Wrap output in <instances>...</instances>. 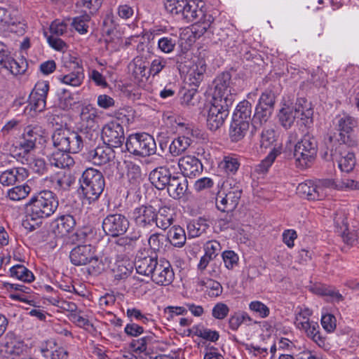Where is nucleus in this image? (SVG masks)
<instances>
[{
    "label": "nucleus",
    "instance_id": "nucleus-1",
    "mask_svg": "<svg viewBox=\"0 0 359 359\" xmlns=\"http://www.w3.org/2000/svg\"><path fill=\"white\" fill-rule=\"evenodd\" d=\"M204 2L196 0H185L183 8L179 18L184 19L186 22H194L191 32L195 38H200L206 32L212 33V27L215 18L212 14L206 12L204 8Z\"/></svg>",
    "mask_w": 359,
    "mask_h": 359
},
{
    "label": "nucleus",
    "instance_id": "nucleus-2",
    "mask_svg": "<svg viewBox=\"0 0 359 359\" xmlns=\"http://www.w3.org/2000/svg\"><path fill=\"white\" fill-rule=\"evenodd\" d=\"M310 103L305 99L297 100L294 105L284 104L278 114L281 126L285 129L291 128L296 118H299L301 124L306 128L313 124V109Z\"/></svg>",
    "mask_w": 359,
    "mask_h": 359
},
{
    "label": "nucleus",
    "instance_id": "nucleus-3",
    "mask_svg": "<svg viewBox=\"0 0 359 359\" xmlns=\"http://www.w3.org/2000/svg\"><path fill=\"white\" fill-rule=\"evenodd\" d=\"M79 183L81 194L89 203L99 198L105 186L102 172L92 168H87L83 172Z\"/></svg>",
    "mask_w": 359,
    "mask_h": 359
},
{
    "label": "nucleus",
    "instance_id": "nucleus-4",
    "mask_svg": "<svg viewBox=\"0 0 359 359\" xmlns=\"http://www.w3.org/2000/svg\"><path fill=\"white\" fill-rule=\"evenodd\" d=\"M318 141L310 132H306L294 148V157L297 167L305 169L309 167L316 158Z\"/></svg>",
    "mask_w": 359,
    "mask_h": 359
},
{
    "label": "nucleus",
    "instance_id": "nucleus-5",
    "mask_svg": "<svg viewBox=\"0 0 359 359\" xmlns=\"http://www.w3.org/2000/svg\"><path fill=\"white\" fill-rule=\"evenodd\" d=\"M243 194V185L233 179H228L224 184V191L219 192L216 198L217 208L222 211L229 212L233 211L238 206Z\"/></svg>",
    "mask_w": 359,
    "mask_h": 359
},
{
    "label": "nucleus",
    "instance_id": "nucleus-6",
    "mask_svg": "<svg viewBox=\"0 0 359 359\" xmlns=\"http://www.w3.org/2000/svg\"><path fill=\"white\" fill-rule=\"evenodd\" d=\"M29 210L36 217L48 218L57 209L59 203L55 194L48 190H43L32 196L29 202Z\"/></svg>",
    "mask_w": 359,
    "mask_h": 359
},
{
    "label": "nucleus",
    "instance_id": "nucleus-7",
    "mask_svg": "<svg viewBox=\"0 0 359 359\" xmlns=\"http://www.w3.org/2000/svg\"><path fill=\"white\" fill-rule=\"evenodd\" d=\"M54 147L62 151L79 153L83 147V137L79 133L66 128H59L52 135Z\"/></svg>",
    "mask_w": 359,
    "mask_h": 359
},
{
    "label": "nucleus",
    "instance_id": "nucleus-8",
    "mask_svg": "<svg viewBox=\"0 0 359 359\" xmlns=\"http://www.w3.org/2000/svg\"><path fill=\"white\" fill-rule=\"evenodd\" d=\"M126 148L137 156L146 157L156 151V142L151 135L146 133L130 135L126 141Z\"/></svg>",
    "mask_w": 359,
    "mask_h": 359
},
{
    "label": "nucleus",
    "instance_id": "nucleus-9",
    "mask_svg": "<svg viewBox=\"0 0 359 359\" xmlns=\"http://www.w3.org/2000/svg\"><path fill=\"white\" fill-rule=\"evenodd\" d=\"M275 104V95L271 91L266 90L261 95L255 108V113L252 118V126L255 131L261 128L271 116Z\"/></svg>",
    "mask_w": 359,
    "mask_h": 359
},
{
    "label": "nucleus",
    "instance_id": "nucleus-10",
    "mask_svg": "<svg viewBox=\"0 0 359 359\" xmlns=\"http://www.w3.org/2000/svg\"><path fill=\"white\" fill-rule=\"evenodd\" d=\"M213 85L212 100L233 104L235 94L233 93L234 90L231 73L224 72L218 74L213 81Z\"/></svg>",
    "mask_w": 359,
    "mask_h": 359
},
{
    "label": "nucleus",
    "instance_id": "nucleus-11",
    "mask_svg": "<svg viewBox=\"0 0 359 359\" xmlns=\"http://www.w3.org/2000/svg\"><path fill=\"white\" fill-rule=\"evenodd\" d=\"M334 123L339 132V141L348 147L355 145L356 142L353 138L352 134L355 128L358 127L357 118L344 113L337 116Z\"/></svg>",
    "mask_w": 359,
    "mask_h": 359
},
{
    "label": "nucleus",
    "instance_id": "nucleus-12",
    "mask_svg": "<svg viewBox=\"0 0 359 359\" xmlns=\"http://www.w3.org/2000/svg\"><path fill=\"white\" fill-rule=\"evenodd\" d=\"M231 105L227 102L212 100L207 116V126L210 130L215 131L224 124Z\"/></svg>",
    "mask_w": 359,
    "mask_h": 359
},
{
    "label": "nucleus",
    "instance_id": "nucleus-13",
    "mask_svg": "<svg viewBox=\"0 0 359 359\" xmlns=\"http://www.w3.org/2000/svg\"><path fill=\"white\" fill-rule=\"evenodd\" d=\"M26 349L24 341L12 332H8L0 343V354L6 359H14Z\"/></svg>",
    "mask_w": 359,
    "mask_h": 359
},
{
    "label": "nucleus",
    "instance_id": "nucleus-14",
    "mask_svg": "<svg viewBox=\"0 0 359 359\" xmlns=\"http://www.w3.org/2000/svg\"><path fill=\"white\" fill-rule=\"evenodd\" d=\"M27 64L15 61L10 55L4 43L0 42V72L14 76L25 73Z\"/></svg>",
    "mask_w": 359,
    "mask_h": 359
},
{
    "label": "nucleus",
    "instance_id": "nucleus-15",
    "mask_svg": "<svg viewBox=\"0 0 359 359\" xmlns=\"http://www.w3.org/2000/svg\"><path fill=\"white\" fill-rule=\"evenodd\" d=\"M69 258L72 264L75 266L96 264L98 262L95 249L90 244L79 245L74 248L70 252Z\"/></svg>",
    "mask_w": 359,
    "mask_h": 359
},
{
    "label": "nucleus",
    "instance_id": "nucleus-16",
    "mask_svg": "<svg viewBox=\"0 0 359 359\" xmlns=\"http://www.w3.org/2000/svg\"><path fill=\"white\" fill-rule=\"evenodd\" d=\"M111 154L112 147L110 145L104 144L89 151L86 158L95 165H105L104 172L106 175H110Z\"/></svg>",
    "mask_w": 359,
    "mask_h": 359
},
{
    "label": "nucleus",
    "instance_id": "nucleus-17",
    "mask_svg": "<svg viewBox=\"0 0 359 359\" xmlns=\"http://www.w3.org/2000/svg\"><path fill=\"white\" fill-rule=\"evenodd\" d=\"M48 90L49 83L48 81H41L36 83L29 98L31 109L40 112L46 109Z\"/></svg>",
    "mask_w": 359,
    "mask_h": 359
},
{
    "label": "nucleus",
    "instance_id": "nucleus-18",
    "mask_svg": "<svg viewBox=\"0 0 359 359\" xmlns=\"http://www.w3.org/2000/svg\"><path fill=\"white\" fill-rule=\"evenodd\" d=\"M151 278L154 283L158 285L167 286L170 285L175 278V273L170 262L165 259L159 260Z\"/></svg>",
    "mask_w": 359,
    "mask_h": 359
},
{
    "label": "nucleus",
    "instance_id": "nucleus-19",
    "mask_svg": "<svg viewBox=\"0 0 359 359\" xmlns=\"http://www.w3.org/2000/svg\"><path fill=\"white\" fill-rule=\"evenodd\" d=\"M178 166L185 177L193 178L198 176L203 170L201 161L194 156H185L178 161Z\"/></svg>",
    "mask_w": 359,
    "mask_h": 359
},
{
    "label": "nucleus",
    "instance_id": "nucleus-20",
    "mask_svg": "<svg viewBox=\"0 0 359 359\" xmlns=\"http://www.w3.org/2000/svg\"><path fill=\"white\" fill-rule=\"evenodd\" d=\"M129 151L126 148L123 127L118 123L114 122V159L126 160Z\"/></svg>",
    "mask_w": 359,
    "mask_h": 359
},
{
    "label": "nucleus",
    "instance_id": "nucleus-21",
    "mask_svg": "<svg viewBox=\"0 0 359 359\" xmlns=\"http://www.w3.org/2000/svg\"><path fill=\"white\" fill-rule=\"evenodd\" d=\"M133 217L136 224L140 227L151 226L155 222L156 208L151 205H141L135 208Z\"/></svg>",
    "mask_w": 359,
    "mask_h": 359
},
{
    "label": "nucleus",
    "instance_id": "nucleus-22",
    "mask_svg": "<svg viewBox=\"0 0 359 359\" xmlns=\"http://www.w3.org/2000/svg\"><path fill=\"white\" fill-rule=\"evenodd\" d=\"M29 176V171L22 167L8 169L0 174V183L4 187L14 185L17 182L25 180Z\"/></svg>",
    "mask_w": 359,
    "mask_h": 359
},
{
    "label": "nucleus",
    "instance_id": "nucleus-23",
    "mask_svg": "<svg viewBox=\"0 0 359 359\" xmlns=\"http://www.w3.org/2000/svg\"><path fill=\"white\" fill-rule=\"evenodd\" d=\"M76 225V220L71 215H62L53 222V230L58 236H65L71 232Z\"/></svg>",
    "mask_w": 359,
    "mask_h": 359
},
{
    "label": "nucleus",
    "instance_id": "nucleus-24",
    "mask_svg": "<svg viewBox=\"0 0 359 359\" xmlns=\"http://www.w3.org/2000/svg\"><path fill=\"white\" fill-rule=\"evenodd\" d=\"M149 62L142 56L135 57L129 64L128 69L134 79L138 81L149 76Z\"/></svg>",
    "mask_w": 359,
    "mask_h": 359
},
{
    "label": "nucleus",
    "instance_id": "nucleus-25",
    "mask_svg": "<svg viewBox=\"0 0 359 359\" xmlns=\"http://www.w3.org/2000/svg\"><path fill=\"white\" fill-rule=\"evenodd\" d=\"M170 172L165 167L153 170L149 176L151 183L158 190L164 189L170 182Z\"/></svg>",
    "mask_w": 359,
    "mask_h": 359
},
{
    "label": "nucleus",
    "instance_id": "nucleus-26",
    "mask_svg": "<svg viewBox=\"0 0 359 359\" xmlns=\"http://www.w3.org/2000/svg\"><path fill=\"white\" fill-rule=\"evenodd\" d=\"M187 180L178 176H171L166 186L168 193L174 199L181 198L187 189Z\"/></svg>",
    "mask_w": 359,
    "mask_h": 359
},
{
    "label": "nucleus",
    "instance_id": "nucleus-27",
    "mask_svg": "<svg viewBox=\"0 0 359 359\" xmlns=\"http://www.w3.org/2000/svg\"><path fill=\"white\" fill-rule=\"evenodd\" d=\"M158 262L157 258L149 256L138 257L133 264V266H135L137 273L151 277Z\"/></svg>",
    "mask_w": 359,
    "mask_h": 359
},
{
    "label": "nucleus",
    "instance_id": "nucleus-28",
    "mask_svg": "<svg viewBox=\"0 0 359 359\" xmlns=\"http://www.w3.org/2000/svg\"><path fill=\"white\" fill-rule=\"evenodd\" d=\"M116 257V268L114 269V278L118 280L126 278L133 269V263L127 256L117 255Z\"/></svg>",
    "mask_w": 359,
    "mask_h": 359
},
{
    "label": "nucleus",
    "instance_id": "nucleus-29",
    "mask_svg": "<svg viewBox=\"0 0 359 359\" xmlns=\"http://www.w3.org/2000/svg\"><path fill=\"white\" fill-rule=\"evenodd\" d=\"M73 65L74 68L73 72L61 75L58 79L64 84L77 87L82 83L84 79L83 69L78 62H74Z\"/></svg>",
    "mask_w": 359,
    "mask_h": 359
},
{
    "label": "nucleus",
    "instance_id": "nucleus-30",
    "mask_svg": "<svg viewBox=\"0 0 359 359\" xmlns=\"http://www.w3.org/2000/svg\"><path fill=\"white\" fill-rule=\"evenodd\" d=\"M137 238L130 236H117L114 238V250L121 255L127 256L135 248V242Z\"/></svg>",
    "mask_w": 359,
    "mask_h": 359
},
{
    "label": "nucleus",
    "instance_id": "nucleus-31",
    "mask_svg": "<svg viewBox=\"0 0 359 359\" xmlns=\"http://www.w3.org/2000/svg\"><path fill=\"white\" fill-rule=\"evenodd\" d=\"M71 151H62L57 150L48 156V161L51 165L57 168H69L74 164V158L69 155Z\"/></svg>",
    "mask_w": 359,
    "mask_h": 359
},
{
    "label": "nucleus",
    "instance_id": "nucleus-32",
    "mask_svg": "<svg viewBox=\"0 0 359 359\" xmlns=\"http://www.w3.org/2000/svg\"><path fill=\"white\" fill-rule=\"evenodd\" d=\"M336 231L341 235L344 241L348 245L354 243L353 235L348 232L347 218L344 214H337L334 219Z\"/></svg>",
    "mask_w": 359,
    "mask_h": 359
},
{
    "label": "nucleus",
    "instance_id": "nucleus-33",
    "mask_svg": "<svg viewBox=\"0 0 359 359\" xmlns=\"http://www.w3.org/2000/svg\"><path fill=\"white\" fill-rule=\"evenodd\" d=\"M156 217L154 222L156 226L159 229L166 230L173 224V210L167 206L162 207L158 212L156 210Z\"/></svg>",
    "mask_w": 359,
    "mask_h": 359
},
{
    "label": "nucleus",
    "instance_id": "nucleus-34",
    "mask_svg": "<svg viewBox=\"0 0 359 359\" xmlns=\"http://www.w3.org/2000/svg\"><path fill=\"white\" fill-rule=\"evenodd\" d=\"M320 189L311 181L300 183L297 187V191L302 197L313 201L321 199L323 196L320 194Z\"/></svg>",
    "mask_w": 359,
    "mask_h": 359
},
{
    "label": "nucleus",
    "instance_id": "nucleus-35",
    "mask_svg": "<svg viewBox=\"0 0 359 359\" xmlns=\"http://www.w3.org/2000/svg\"><path fill=\"white\" fill-rule=\"evenodd\" d=\"M343 146H339L338 150L340 154V157L337 156L336 161L338 162V166L342 172H349L353 170L356 163L355 154L352 151H344L341 150Z\"/></svg>",
    "mask_w": 359,
    "mask_h": 359
},
{
    "label": "nucleus",
    "instance_id": "nucleus-36",
    "mask_svg": "<svg viewBox=\"0 0 359 359\" xmlns=\"http://www.w3.org/2000/svg\"><path fill=\"white\" fill-rule=\"evenodd\" d=\"M250 123L247 121H241L232 118L231 123L229 135L233 142H238L242 140L247 133Z\"/></svg>",
    "mask_w": 359,
    "mask_h": 359
},
{
    "label": "nucleus",
    "instance_id": "nucleus-37",
    "mask_svg": "<svg viewBox=\"0 0 359 359\" xmlns=\"http://www.w3.org/2000/svg\"><path fill=\"white\" fill-rule=\"evenodd\" d=\"M281 154L280 147H274L267 156L255 167L254 172L258 175L266 173L276 157Z\"/></svg>",
    "mask_w": 359,
    "mask_h": 359
},
{
    "label": "nucleus",
    "instance_id": "nucleus-38",
    "mask_svg": "<svg viewBox=\"0 0 359 359\" xmlns=\"http://www.w3.org/2000/svg\"><path fill=\"white\" fill-rule=\"evenodd\" d=\"M206 65L203 60H199L188 73L189 84L194 87H198L204 78Z\"/></svg>",
    "mask_w": 359,
    "mask_h": 359
},
{
    "label": "nucleus",
    "instance_id": "nucleus-39",
    "mask_svg": "<svg viewBox=\"0 0 359 359\" xmlns=\"http://www.w3.org/2000/svg\"><path fill=\"white\" fill-rule=\"evenodd\" d=\"M168 239L173 246L183 247L187 240L184 229L180 226H172L168 232Z\"/></svg>",
    "mask_w": 359,
    "mask_h": 359
},
{
    "label": "nucleus",
    "instance_id": "nucleus-40",
    "mask_svg": "<svg viewBox=\"0 0 359 359\" xmlns=\"http://www.w3.org/2000/svg\"><path fill=\"white\" fill-rule=\"evenodd\" d=\"M10 275L25 283H31L34 280L33 273L22 264H16L10 269Z\"/></svg>",
    "mask_w": 359,
    "mask_h": 359
},
{
    "label": "nucleus",
    "instance_id": "nucleus-41",
    "mask_svg": "<svg viewBox=\"0 0 359 359\" xmlns=\"http://www.w3.org/2000/svg\"><path fill=\"white\" fill-rule=\"evenodd\" d=\"M192 140L186 136H180L172 140L169 151L173 156H177L184 152L191 145Z\"/></svg>",
    "mask_w": 359,
    "mask_h": 359
},
{
    "label": "nucleus",
    "instance_id": "nucleus-42",
    "mask_svg": "<svg viewBox=\"0 0 359 359\" xmlns=\"http://www.w3.org/2000/svg\"><path fill=\"white\" fill-rule=\"evenodd\" d=\"M81 119L82 127L88 130L90 133V138H93L94 135L97 136L98 133L97 132V126L95 121V114L90 112L87 109H83L81 114Z\"/></svg>",
    "mask_w": 359,
    "mask_h": 359
},
{
    "label": "nucleus",
    "instance_id": "nucleus-43",
    "mask_svg": "<svg viewBox=\"0 0 359 359\" xmlns=\"http://www.w3.org/2000/svg\"><path fill=\"white\" fill-rule=\"evenodd\" d=\"M251 114L252 105L250 102L244 100L240 102L237 105L233 114L232 118L241 121H247L250 123V121H252Z\"/></svg>",
    "mask_w": 359,
    "mask_h": 359
},
{
    "label": "nucleus",
    "instance_id": "nucleus-44",
    "mask_svg": "<svg viewBox=\"0 0 359 359\" xmlns=\"http://www.w3.org/2000/svg\"><path fill=\"white\" fill-rule=\"evenodd\" d=\"M31 191V187L27 184L18 185L8 190L6 197L11 201H19L27 198Z\"/></svg>",
    "mask_w": 359,
    "mask_h": 359
},
{
    "label": "nucleus",
    "instance_id": "nucleus-45",
    "mask_svg": "<svg viewBox=\"0 0 359 359\" xmlns=\"http://www.w3.org/2000/svg\"><path fill=\"white\" fill-rule=\"evenodd\" d=\"M4 285L8 291L16 292V293L11 294V298L12 299L19 300L20 302L25 301V297L23 294H29L32 291L30 287H28L22 284L6 283Z\"/></svg>",
    "mask_w": 359,
    "mask_h": 359
},
{
    "label": "nucleus",
    "instance_id": "nucleus-46",
    "mask_svg": "<svg viewBox=\"0 0 359 359\" xmlns=\"http://www.w3.org/2000/svg\"><path fill=\"white\" fill-rule=\"evenodd\" d=\"M128 219L122 214H114V238L124 234L129 228Z\"/></svg>",
    "mask_w": 359,
    "mask_h": 359
},
{
    "label": "nucleus",
    "instance_id": "nucleus-47",
    "mask_svg": "<svg viewBox=\"0 0 359 359\" xmlns=\"http://www.w3.org/2000/svg\"><path fill=\"white\" fill-rule=\"evenodd\" d=\"M154 335L153 334L142 337L137 339H133L130 347L133 351L137 353H144L147 351V345L154 342Z\"/></svg>",
    "mask_w": 359,
    "mask_h": 359
},
{
    "label": "nucleus",
    "instance_id": "nucleus-48",
    "mask_svg": "<svg viewBox=\"0 0 359 359\" xmlns=\"http://www.w3.org/2000/svg\"><path fill=\"white\" fill-rule=\"evenodd\" d=\"M219 165L226 174L234 175L240 167V162L236 155H229L224 157Z\"/></svg>",
    "mask_w": 359,
    "mask_h": 359
},
{
    "label": "nucleus",
    "instance_id": "nucleus-49",
    "mask_svg": "<svg viewBox=\"0 0 359 359\" xmlns=\"http://www.w3.org/2000/svg\"><path fill=\"white\" fill-rule=\"evenodd\" d=\"M114 87L119 90L123 95L133 100L140 98L141 93L139 92V89L130 83H123L121 81L116 82Z\"/></svg>",
    "mask_w": 359,
    "mask_h": 359
},
{
    "label": "nucleus",
    "instance_id": "nucleus-50",
    "mask_svg": "<svg viewBox=\"0 0 359 359\" xmlns=\"http://www.w3.org/2000/svg\"><path fill=\"white\" fill-rule=\"evenodd\" d=\"M52 182L55 190L58 191H66L74 183V179L70 175L62 173L57 174L52 180Z\"/></svg>",
    "mask_w": 359,
    "mask_h": 359
},
{
    "label": "nucleus",
    "instance_id": "nucleus-51",
    "mask_svg": "<svg viewBox=\"0 0 359 359\" xmlns=\"http://www.w3.org/2000/svg\"><path fill=\"white\" fill-rule=\"evenodd\" d=\"M304 330L309 337L315 341L319 346H323L325 344L324 338L320 334L319 325L318 323L310 321Z\"/></svg>",
    "mask_w": 359,
    "mask_h": 359
},
{
    "label": "nucleus",
    "instance_id": "nucleus-52",
    "mask_svg": "<svg viewBox=\"0 0 359 359\" xmlns=\"http://www.w3.org/2000/svg\"><path fill=\"white\" fill-rule=\"evenodd\" d=\"M276 141V132L271 127H265L263 128L260 134V147L262 148L268 149L273 145Z\"/></svg>",
    "mask_w": 359,
    "mask_h": 359
},
{
    "label": "nucleus",
    "instance_id": "nucleus-53",
    "mask_svg": "<svg viewBox=\"0 0 359 359\" xmlns=\"http://www.w3.org/2000/svg\"><path fill=\"white\" fill-rule=\"evenodd\" d=\"M177 40L172 36H163L158 40V49L163 53H171L175 48Z\"/></svg>",
    "mask_w": 359,
    "mask_h": 359
},
{
    "label": "nucleus",
    "instance_id": "nucleus-54",
    "mask_svg": "<svg viewBox=\"0 0 359 359\" xmlns=\"http://www.w3.org/2000/svg\"><path fill=\"white\" fill-rule=\"evenodd\" d=\"M90 20L88 14H85L79 17H76L72 22V27L80 34H83L88 32V22Z\"/></svg>",
    "mask_w": 359,
    "mask_h": 359
},
{
    "label": "nucleus",
    "instance_id": "nucleus-55",
    "mask_svg": "<svg viewBox=\"0 0 359 359\" xmlns=\"http://www.w3.org/2000/svg\"><path fill=\"white\" fill-rule=\"evenodd\" d=\"M184 2L185 0H165L164 7L168 13L179 18Z\"/></svg>",
    "mask_w": 359,
    "mask_h": 359
},
{
    "label": "nucleus",
    "instance_id": "nucleus-56",
    "mask_svg": "<svg viewBox=\"0 0 359 359\" xmlns=\"http://www.w3.org/2000/svg\"><path fill=\"white\" fill-rule=\"evenodd\" d=\"M41 353L43 357L46 359H67V351L62 348H55L54 350L48 348H41Z\"/></svg>",
    "mask_w": 359,
    "mask_h": 359
},
{
    "label": "nucleus",
    "instance_id": "nucleus-57",
    "mask_svg": "<svg viewBox=\"0 0 359 359\" xmlns=\"http://www.w3.org/2000/svg\"><path fill=\"white\" fill-rule=\"evenodd\" d=\"M43 219L41 217H35L32 215V211L29 210L26 219L22 222V226L29 231H33L41 226Z\"/></svg>",
    "mask_w": 359,
    "mask_h": 359
},
{
    "label": "nucleus",
    "instance_id": "nucleus-58",
    "mask_svg": "<svg viewBox=\"0 0 359 359\" xmlns=\"http://www.w3.org/2000/svg\"><path fill=\"white\" fill-rule=\"evenodd\" d=\"M222 257L225 267L229 270L233 269L238 264V255L233 250L224 251Z\"/></svg>",
    "mask_w": 359,
    "mask_h": 359
},
{
    "label": "nucleus",
    "instance_id": "nucleus-59",
    "mask_svg": "<svg viewBox=\"0 0 359 359\" xmlns=\"http://www.w3.org/2000/svg\"><path fill=\"white\" fill-rule=\"evenodd\" d=\"M249 309L262 318L268 317L270 313L269 308L259 301L251 302L249 304Z\"/></svg>",
    "mask_w": 359,
    "mask_h": 359
},
{
    "label": "nucleus",
    "instance_id": "nucleus-60",
    "mask_svg": "<svg viewBox=\"0 0 359 359\" xmlns=\"http://www.w3.org/2000/svg\"><path fill=\"white\" fill-rule=\"evenodd\" d=\"M167 60L162 57H158L151 62L149 74L155 76L158 75L166 66Z\"/></svg>",
    "mask_w": 359,
    "mask_h": 359
},
{
    "label": "nucleus",
    "instance_id": "nucleus-61",
    "mask_svg": "<svg viewBox=\"0 0 359 359\" xmlns=\"http://www.w3.org/2000/svg\"><path fill=\"white\" fill-rule=\"evenodd\" d=\"M141 177L140 167L135 163L129 161L127 171L128 180H126V184L134 183Z\"/></svg>",
    "mask_w": 359,
    "mask_h": 359
},
{
    "label": "nucleus",
    "instance_id": "nucleus-62",
    "mask_svg": "<svg viewBox=\"0 0 359 359\" xmlns=\"http://www.w3.org/2000/svg\"><path fill=\"white\" fill-rule=\"evenodd\" d=\"M221 246L219 242L216 241H208L204 245V255L208 257L209 259H212L214 260L218 255Z\"/></svg>",
    "mask_w": 359,
    "mask_h": 359
},
{
    "label": "nucleus",
    "instance_id": "nucleus-63",
    "mask_svg": "<svg viewBox=\"0 0 359 359\" xmlns=\"http://www.w3.org/2000/svg\"><path fill=\"white\" fill-rule=\"evenodd\" d=\"M181 103L185 106H194L198 103V97L196 94V90L195 88H191L186 90L183 95L182 96Z\"/></svg>",
    "mask_w": 359,
    "mask_h": 359
},
{
    "label": "nucleus",
    "instance_id": "nucleus-64",
    "mask_svg": "<svg viewBox=\"0 0 359 359\" xmlns=\"http://www.w3.org/2000/svg\"><path fill=\"white\" fill-rule=\"evenodd\" d=\"M205 285L207 289V294L209 297H216L222 293L223 287L217 281L208 280Z\"/></svg>",
    "mask_w": 359,
    "mask_h": 359
}]
</instances>
